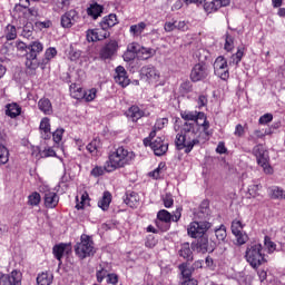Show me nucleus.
<instances>
[{"label":"nucleus","instance_id":"f257e3e1","mask_svg":"<svg viewBox=\"0 0 285 285\" xmlns=\"http://www.w3.org/2000/svg\"><path fill=\"white\" fill-rule=\"evenodd\" d=\"M180 117L184 121H193L184 124L175 140L177 150H184L185 148V153L188 154L199 144V126L203 127L204 134L208 137L210 135L208 131L210 122L206 119V114L202 111H181Z\"/></svg>","mask_w":285,"mask_h":285},{"label":"nucleus","instance_id":"f03ea898","mask_svg":"<svg viewBox=\"0 0 285 285\" xmlns=\"http://www.w3.org/2000/svg\"><path fill=\"white\" fill-rule=\"evenodd\" d=\"M132 161H135V153L121 146L110 151L109 159L106 161V169L109 173H115L119 168L130 166Z\"/></svg>","mask_w":285,"mask_h":285},{"label":"nucleus","instance_id":"7ed1b4c3","mask_svg":"<svg viewBox=\"0 0 285 285\" xmlns=\"http://www.w3.org/2000/svg\"><path fill=\"white\" fill-rule=\"evenodd\" d=\"M43 52V45L39 41H32L28 45V51L26 53L24 66L30 72H35L41 62L39 61V55Z\"/></svg>","mask_w":285,"mask_h":285},{"label":"nucleus","instance_id":"20e7f679","mask_svg":"<svg viewBox=\"0 0 285 285\" xmlns=\"http://www.w3.org/2000/svg\"><path fill=\"white\" fill-rule=\"evenodd\" d=\"M75 253L79 259H86L95 255V242L86 234L80 236V242L75 245Z\"/></svg>","mask_w":285,"mask_h":285},{"label":"nucleus","instance_id":"39448f33","mask_svg":"<svg viewBox=\"0 0 285 285\" xmlns=\"http://www.w3.org/2000/svg\"><path fill=\"white\" fill-rule=\"evenodd\" d=\"M245 259L249 263L252 268H259L262 264H266V258L262 253V244L248 245L245 252Z\"/></svg>","mask_w":285,"mask_h":285},{"label":"nucleus","instance_id":"423d86ee","mask_svg":"<svg viewBox=\"0 0 285 285\" xmlns=\"http://www.w3.org/2000/svg\"><path fill=\"white\" fill-rule=\"evenodd\" d=\"M252 153L256 157L258 166L263 167L264 173L271 175V173H273L271 156H268V150L264 149V145H256Z\"/></svg>","mask_w":285,"mask_h":285},{"label":"nucleus","instance_id":"0eeeda50","mask_svg":"<svg viewBox=\"0 0 285 285\" xmlns=\"http://www.w3.org/2000/svg\"><path fill=\"white\" fill-rule=\"evenodd\" d=\"M208 228H210V223L208 222H193L187 228V233L189 237L197 239V237H202Z\"/></svg>","mask_w":285,"mask_h":285},{"label":"nucleus","instance_id":"6e6552de","mask_svg":"<svg viewBox=\"0 0 285 285\" xmlns=\"http://www.w3.org/2000/svg\"><path fill=\"white\" fill-rule=\"evenodd\" d=\"M117 50H119V45L116 40H110L100 49L99 58L102 61H107V59H112V57L117 55Z\"/></svg>","mask_w":285,"mask_h":285},{"label":"nucleus","instance_id":"1a4fd4ad","mask_svg":"<svg viewBox=\"0 0 285 285\" xmlns=\"http://www.w3.org/2000/svg\"><path fill=\"white\" fill-rule=\"evenodd\" d=\"M22 274L19 271H12L10 274L0 273V285H21Z\"/></svg>","mask_w":285,"mask_h":285},{"label":"nucleus","instance_id":"9d476101","mask_svg":"<svg viewBox=\"0 0 285 285\" xmlns=\"http://www.w3.org/2000/svg\"><path fill=\"white\" fill-rule=\"evenodd\" d=\"M140 77L149 83H157V81H159L160 75L155 67L145 66L140 69Z\"/></svg>","mask_w":285,"mask_h":285},{"label":"nucleus","instance_id":"9b49d317","mask_svg":"<svg viewBox=\"0 0 285 285\" xmlns=\"http://www.w3.org/2000/svg\"><path fill=\"white\" fill-rule=\"evenodd\" d=\"M157 226L160 228V230H168L170 228V223L173 222V215L170 212L166 209H161L157 214Z\"/></svg>","mask_w":285,"mask_h":285},{"label":"nucleus","instance_id":"f8f14e48","mask_svg":"<svg viewBox=\"0 0 285 285\" xmlns=\"http://www.w3.org/2000/svg\"><path fill=\"white\" fill-rule=\"evenodd\" d=\"M208 77V67L206 63H197L191 69L190 79L194 82L202 81Z\"/></svg>","mask_w":285,"mask_h":285},{"label":"nucleus","instance_id":"ddd939ff","mask_svg":"<svg viewBox=\"0 0 285 285\" xmlns=\"http://www.w3.org/2000/svg\"><path fill=\"white\" fill-rule=\"evenodd\" d=\"M149 146L157 157H161L165 153H168V142L164 141V138L161 137H157L149 144Z\"/></svg>","mask_w":285,"mask_h":285},{"label":"nucleus","instance_id":"4468645a","mask_svg":"<svg viewBox=\"0 0 285 285\" xmlns=\"http://www.w3.org/2000/svg\"><path fill=\"white\" fill-rule=\"evenodd\" d=\"M116 76H115V81L121 88H126L127 86H130V78H128V72L126 71V68L124 66H118L115 70Z\"/></svg>","mask_w":285,"mask_h":285},{"label":"nucleus","instance_id":"2eb2a0df","mask_svg":"<svg viewBox=\"0 0 285 285\" xmlns=\"http://www.w3.org/2000/svg\"><path fill=\"white\" fill-rule=\"evenodd\" d=\"M70 253H72V247L68 244L61 243L59 245L53 246V255L56 259H58L59 265H61V258L65 255H70Z\"/></svg>","mask_w":285,"mask_h":285},{"label":"nucleus","instance_id":"dca6fc26","mask_svg":"<svg viewBox=\"0 0 285 285\" xmlns=\"http://www.w3.org/2000/svg\"><path fill=\"white\" fill-rule=\"evenodd\" d=\"M226 6H230V0H212L204 3V9L206 12H217L219 8H226Z\"/></svg>","mask_w":285,"mask_h":285},{"label":"nucleus","instance_id":"f3484780","mask_svg":"<svg viewBox=\"0 0 285 285\" xmlns=\"http://www.w3.org/2000/svg\"><path fill=\"white\" fill-rule=\"evenodd\" d=\"M197 249L199 253H213L215 250V243L209 242L208 237L202 236L197 242Z\"/></svg>","mask_w":285,"mask_h":285},{"label":"nucleus","instance_id":"a211bd4d","mask_svg":"<svg viewBox=\"0 0 285 285\" xmlns=\"http://www.w3.org/2000/svg\"><path fill=\"white\" fill-rule=\"evenodd\" d=\"M77 19H79V16L77 14L76 10H70V11L66 12L61 17L62 28H71L73 23H77Z\"/></svg>","mask_w":285,"mask_h":285},{"label":"nucleus","instance_id":"6ab92c4d","mask_svg":"<svg viewBox=\"0 0 285 285\" xmlns=\"http://www.w3.org/2000/svg\"><path fill=\"white\" fill-rule=\"evenodd\" d=\"M43 199L46 208H57L59 204V195H57L55 191H45Z\"/></svg>","mask_w":285,"mask_h":285},{"label":"nucleus","instance_id":"aec40b11","mask_svg":"<svg viewBox=\"0 0 285 285\" xmlns=\"http://www.w3.org/2000/svg\"><path fill=\"white\" fill-rule=\"evenodd\" d=\"M124 202L129 208H137V206H139V194L127 191Z\"/></svg>","mask_w":285,"mask_h":285},{"label":"nucleus","instance_id":"412c9836","mask_svg":"<svg viewBox=\"0 0 285 285\" xmlns=\"http://www.w3.org/2000/svg\"><path fill=\"white\" fill-rule=\"evenodd\" d=\"M57 57V49L55 47H50L45 52V58L40 60V68L43 70L48 63H50L51 59Z\"/></svg>","mask_w":285,"mask_h":285},{"label":"nucleus","instance_id":"4be33fe9","mask_svg":"<svg viewBox=\"0 0 285 285\" xmlns=\"http://www.w3.org/2000/svg\"><path fill=\"white\" fill-rule=\"evenodd\" d=\"M40 131L42 139H50L52 132L50 131V119L48 117L42 118L40 122Z\"/></svg>","mask_w":285,"mask_h":285},{"label":"nucleus","instance_id":"5701e85b","mask_svg":"<svg viewBox=\"0 0 285 285\" xmlns=\"http://www.w3.org/2000/svg\"><path fill=\"white\" fill-rule=\"evenodd\" d=\"M126 116L131 119V121H139L144 117V111L138 106H131L127 111Z\"/></svg>","mask_w":285,"mask_h":285},{"label":"nucleus","instance_id":"b1692460","mask_svg":"<svg viewBox=\"0 0 285 285\" xmlns=\"http://www.w3.org/2000/svg\"><path fill=\"white\" fill-rule=\"evenodd\" d=\"M114 26H117V14L115 13L106 16L100 22V28L102 30H109V28H114Z\"/></svg>","mask_w":285,"mask_h":285},{"label":"nucleus","instance_id":"393cba45","mask_svg":"<svg viewBox=\"0 0 285 285\" xmlns=\"http://www.w3.org/2000/svg\"><path fill=\"white\" fill-rule=\"evenodd\" d=\"M38 108L43 115H52V102L48 98L40 99L38 101Z\"/></svg>","mask_w":285,"mask_h":285},{"label":"nucleus","instance_id":"a878e982","mask_svg":"<svg viewBox=\"0 0 285 285\" xmlns=\"http://www.w3.org/2000/svg\"><path fill=\"white\" fill-rule=\"evenodd\" d=\"M102 12L104 6H100L99 3L90 4V7L87 9V14L92 17V19H99Z\"/></svg>","mask_w":285,"mask_h":285},{"label":"nucleus","instance_id":"bb28decb","mask_svg":"<svg viewBox=\"0 0 285 285\" xmlns=\"http://www.w3.org/2000/svg\"><path fill=\"white\" fill-rule=\"evenodd\" d=\"M271 199H285V190L282 187L273 186L268 188Z\"/></svg>","mask_w":285,"mask_h":285},{"label":"nucleus","instance_id":"cd10ccee","mask_svg":"<svg viewBox=\"0 0 285 285\" xmlns=\"http://www.w3.org/2000/svg\"><path fill=\"white\" fill-rule=\"evenodd\" d=\"M179 271H180V275L183 276V279L188 281V279H194L190 278L193 277V267H190V264L188 263H183L178 266Z\"/></svg>","mask_w":285,"mask_h":285},{"label":"nucleus","instance_id":"c85d7f7f","mask_svg":"<svg viewBox=\"0 0 285 285\" xmlns=\"http://www.w3.org/2000/svg\"><path fill=\"white\" fill-rule=\"evenodd\" d=\"M180 257H184L187 262H193V249H190L189 243H184L179 249Z\"/></svg>","mask_w":285,"mask_h":285},{"label":"nucleus","instance_id":"c756f323","mask_svg":"<svg viewBox=\"0 0 285 285\" xmlns=\"http://www.w3.org/2000/svg\"><path fill=\"white\" fill-rule=\"evenodd\" d=\"M147 24L146 22H139L137 24H131L129 28V32L131 37H141L144 30H146Z\"/></svg>","mask_w":285,"mask_h":285},{"label":"nucleus","instance_id":"7c9ffc66","mask_svg":"<svg viewBox=\"0 0 285 285\" xmlns=\"http://www.w3.org/2000/svg\"><path fill=\"white\" fill-rule=\"evenodd\" d=\"M6 115L14 119V117H19L21 115V107L17 104H9L7 105Z\"/></svg>","mask_w":285,"mask_h":285},{"label":"nucleus","instance_id":"2f4dec72","mask_svg":"<svg viewBox=\"0 0 285 285\" xmlns=\"http://www.w3.org/2000/svg\"><path fill=\"white\" fill-rule=\"evenodd\" d=\"M110 202H112V195L109 191H105L102 198L98 202V206L101 210H108Z\"/></svg>","mask_w":285,"mask_h":285},{"label":"nucleus","instance_id":"473e14b6","mask_svg":"<svg viewBox=\"0 0 285 285\" xmlns=\"http://www.w3.org/2000/svg\"><path fill=\"white\" fill-rule=\"evenodd\" d=\"M69 90H70V95H71V97H73V99H83V97H86V90H83V88H81L75 83L69 87Z\"/></svg>","mask_w":285,"mask_h":285},{"label":"nucleus","instance_id":"72a5a7b5","mask_svg":"<svg viewBox=\"0 0 285 285\" xmlns=\"http://www.w3.org/2000/svg\"><path fill=\"white\" fill-rule=\"evenodd\" d=\"M228 67V61L224 57L219 56L214 62V72L215 75H222V69Z\"/></svg>","mask_w":285,"mask_h":285},{"label":"nucleus","instance_id":"f704fd0d","mask_svg":"<svg viewBox=\"0 0 285 285\" xmlns=\"http://www.w3.org/2000/svg\"><path fill=\"white\" fill-rule=\"evenodd\" d=\"M7 161H10V150L6 145L0 144V166H6Z\"/></svg>","mask_w":285,"mask_h":285},{"label":"nucleus","instance_id":"c9c22d12","mask_svg":"<svg viewBox=\"0 0 285 285\" xmlns=\"http://www.w3.org/2000/svg\"><path fill=\"white\" fill-rule=\"evenodd\" d=\"M37 284L38 285H50V284H52V275H50L48 273H42V274L38 275Z\"/></svg>","mask_w":285,"mask_h":285},{"label":"nucleus","instance_id":"e433bc0d","mask_svg":"<svg viewBox=\"0 0 285 285\" xmlns=\"http://www.w3.org/2000/svg\"><path fill=\"white\" fill-rule=\"evenodd\" d=\"M17 37V28L12 24H8L6 29L7 41H12Z\"/></svg>","mask_w":285,"mask_h":285},{"label":"nucleus","instance_id":"4c0bfd02","mask_svg":"<svg viewBox=\"0 0 285 285\" xmlns=\"http://www.w3.org/2000/svg\"><path fill=\"white\" fill-rule=\"evenodd\" d=\"M244 232V224H242V220H233L232 222V233L233 235H239V233Z\"/></svg>","mask_w":285,"mask_h":285},{"label":"nucleus","instance_id":"58836bf2","mask_svg":"<svg viewBox=\"0 0 285 285\" xmlns=\"http://www.w3.org/2000/svg\"><path fill=\"white\" fill-rule=\"evenodd\" d=\"M234 237L236 238L237 246H244L246 242H248V234L245 232H239L238 234H234Z\"/></svg>","mask_w":285,"mask_h":285},{"label":"nucleus","instance_id":"ea45409f","mask_svg":"<svg viewBox=\"0 0 285 285\" xmlns=\"http://www.w3.org/2000/svg\"><path fill=\"white\" fill-rule=\"evenodd\" d=\"M208 213H210V209H208V204L203 203L199 207L198 213H197V217L199 219H206L208 217Z\"/></svg>","mask_w":285,"mask_h":285},{"label":"nucleus","instance_id":"a19ab883","mask_svg":"<svg viewBox=\"0 0 285 285\" xmlns=\"http://www.w3.org/2000/svg\"><path fill=\"white\" fill-rule=\"evenodd\" d=\"M268 135V131H262L259 129L254 130L252 135H249L248 140L249 141H257V139H264Z\"/></svg>","mask_w":285,"mask_h":285},{"label":"nucleus","instance_id":"79ce46f5","mask_svg":"<svg viewBox=\"0 0 285 285\" xmlns=\"http://www.w3.org/2000/svg\"><path fill=\"white\" fill-rule=\"evenodd\" d=\"M101 145V142H99V139H94L91 140L88 145H87V150L91 154V155H97V150H99V146Z\"/></svg>","mask_w":285,"mask_h":285},{"label":"nucleus","instance_id":"37998d69","mask_svg":"<svg viewBox=\"0 0 285 285\" xmlns=\"http://www.w3.org/2000/svg\"><path fill=\"white\" fill-rule=\"evenodd\" d=\"M105 173H111L108 169H106V163L102 166H96L92 170H91V175L92 177H101V175H105Z\"/></svg>","mask_w":285,"mask_h":285},{"label":"nucleus","instance_id":"c03bdc74","mask_svg":"<svg viewBox=\"0 0 285 285\" xmlns=\"http://www.w3.org/2000/svg\"><path fill=\"white\" fill-rule=\"evenodd\" d=\"M195 57L198 58L199 63H204L208 59V51L200 48L195 52Z\"/></svg>","mask_w":285,"mask_h":285},{"label":"nucleus","instance_id":"a18cd8bd","mask_svg":"<svg viewBox=\"0 0 285 285\" xmlns=\"http://www.w3.org/2000/svg\"><path fill=\"white\" fill-rule=\"evenodd\" d=\"M215 236L218 239V242H224L226 239V227L222 225L219 228L215 229Z\"/></svg>","mask_w":285,"mask_h":285},{"label":"nucleus","instance_id":"49530a36","mask_svg":"<svg viewBox=\"0 0 285 285\" xmlns=\"http://www.w3.org/2000/svg\"><path fill=\"white\" fill-rule=\"evenodd\" d=\"M55 10H63L70 6V0H53Z\"/></svg>","mask_w":285,"mask_h":285},{"label":"nucleus","instance_id":"de8ad7c7","mask_svg":"<svg viewBox=\"0 0 285 285\" xmlns=\"http://www.w3.org/2000/svg\"><path fill=\"white\" fill-rule=\"evenodd\" d=\"M242 57H244V47H239L237 52L232 57L233 63H235V66H238L239 61H242Z\"/></svg>","mask_w":285,"mask_h":285},{"label":"nucleus","instance_id":"09e8293b","mask_svg":"<svg viewBox=\"0 0 285 285\" xmlns=\"http://www.w3.org/2000/svg\"><path fill=\"white\" fill-rule=\"evenodd\" d=\"M139 55H142V59H149L155 55V50L140 46Z\"/></svg>","mask_w":285,"mask_h":285},{"label":"nucleus","instance_id":"8fccbe9b","mask_svg":"<svg viewBox=\"0 0 285 285\" xmlns=\"http://www.w3.org/2000/svg\"><path fill=\"white\" fill-rule=\"evenodd\" d=\"M40 202H41V195H39V193H33L29 196L30 206H39Z\"/></svg>","mask_w":285,"mask_h":285},{"label":"nucleus","instance_id":"3c124183","mask_svg":"<svg viewBox=\"0 0 285 285\" xmlns=\"http://www.w3.org/2000/svg\"><path fill=\"white\" fill-rule=\"evenodd\" d=\"M163 203L165 208H171V206L175 204V199H173V195L166 194L163 196Z\"/></svg>","mask_w":285,"mask_h":285},{"label":"nucleus","instance_id":"603ef678","mask_svg":"<svg viewBox=\"0 0 285 285\" xmlns=\"http://www.w3.org/2000/svg\"><path fill=\"white\" fill-rule=\"evenodd\" d=\"M127 50H129L137 57L139 55V51L141 50V45L137 42H131L127 46Z\"/></svg>","mask_w":285,"mask_h":285},{"label":"nucleus","instance_id":"864d4df0","mask_svg":"<svg viewBox=\"0 0 285 285\" xmlns=\"http://www.w3.org/2000/svg\"><path fill=\"white\" fill-rule=\"evenodd\" d=\"M86 37H87V41H89V42L99 41L98 37H97V29L87 30Z\"/></svg>","mask_w":285,"mask_h":285},{"label":"nucleus","instance_id":"5fc2aeb1","mask_svg":"<svg viewBox=\"0 0 285 285\" xmlns=\"http://www.w3.org/2000/svg\"><path fill=\"white\" fill-rule=\"evenodd\" d=\"M63 132H66V130L63 128H60L52 134L55 144H59L61 139H63Z\"/></svg>","mask_w":285,"mask_h":285},{"label":"nucleus","instance_id":"6e6d98bb","mask_svg":"<svg viewBox=\"0 0 285 285\" xmlns=\"http://www.w3.org/2000/svg\"><path fill=\"white\" fill-rule=\"evenodd\" d=\"M95 97H97V89L92 88L88 91H85L83 99H86V101H94Z\"/></svg>","mask_w":285,"mask_h":285},{"label":"nucleus","instance_id":"4d7b16f0","mask_svg":"<svg viewBox=\"0 0 285 285\" xmlns=\"http://www.w3.org/2000/svg\"><path fill=\"white\" fill-rule=\"evenodd\" d=\"M265 246L269 253H274L275 248H277V245H275L268 236H265Z\"/></svg>","mask_w":285,"mask_h":285},{"label":"nucleus","instance_id":"13d9d810","mask_svg":"<svg viewBox=\"0 0 285 285\" xmlns=\"http://www.w3.org/2000/svg\"><path fill=\"white\" fill-rule=\"evenodd\" d=\"M106 30L107 29H102V28L101 30L97 29L98 41H104V39H108V37H110V32Z\"/></svg>","mask_w":285,"mask_h":285},{"label":"nucleus","instance_id":"bf43d9fd","mask_svg":"<svg viewBox=\"0 0 285 285\" xmlns=\"http://www.w3.org/2000/svg\"><path fill=\"white\" fill-rule=\"evenodd\" d=\"M108 271L101 268L97 272L96 276H97V281L98 282H104V279H108Z\"/></svg>","mask_w":285,"mask_h":285},{"label":"nucleus","instance_id":"052dcab7","mask_svg":"<svg viewBox=\"0 0 285 285\" xmlns=\"http://www.w3.org/2000/svg\"><path fill=\"white\" fill-rule=\"evenodd\" d=\"M137 58V56L130 51V50H126L125 53L122 55V59L124 61H135V59Z\"/></svg>","mask_w":285,"mask_h":285},{"label":"nucleus","instance_id":"680f3d73","mask_svg":"<svg viewBox=\"0 0 285 285\" xmlns=\"http://www.w3.org/2000/svg\"><path fill=\"white\" fill-rule=\"evenodd\" d=\"M216 77H219V79H223V81H226V79L230 77V73L228 72V67L220 69V73H216Z\"/></svg>","mask_w":285,"mask_h":285},{"label":"nucleus","instance_id":"e2e57ef3","mask_svg":"<svg viewBox=\"0 0 285 285\" xmlns=\"http://www.w3.org/2000/svg\"><path fill=\"white\" fill-rule=\"evenodd\" d=\"M22 37H24L26 39H30V37H32V26H26L22 29Z\"/></svg>","mask_w":285,"mask_h":285},{"label":"nucleus","instance_id":"0e129e2a","mask_svg":"<svg viewBox=\"0 0 285 285\" xmlns=\"http://www.w3.org/2000/svg\"><path fill=\"white\" fill-rule=\"evenodd\" d=\"M81 57V52L79 50H71L69 52L70 61H77Z\"/></svg>","mask_w":285,"mask_h":285},{"label":"nucleus","instance_id":"69168bd1","mask_svg":"<svg viewBox=\"0 0 285 285\" xmlns=\"http://www.w3.org/2000/svg\"><path fill=\"white\" fill-rule=\"evenodd\" d=\"M119 282V276L117 274H109L107 275V284H117Z\"/></svg>","mask_w":285,"mask_h":285},{"label":"nucleus","instance_id":"338daca9","mask_svg":"<svg viewBox=\"0 0 285 285\" xmlns=\"http://www.w3.org/2000/svg\"><path fill=\"white\" fill-rule=\"evenodd\" d=\"M273 121V116L271 114H265L259 118V124H271Z\"/></svg>","mask_w":285,"mask_h":285},{"label":"nucleus","instance_id":"774afa93","mask_svg":"<svg viewBox=\"0 0 285 285\" xmlns=\"http://www.w3.org/2000/svg\"><path fill=\"white\" fill-rule=\"evenodd\" d=\"M244 126H242L240 124L236 125V128H235V131H234V135L235 137H244Z\"/></svg>","mask_w":285,"mask_h":285}]
</instances>
